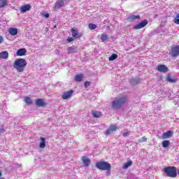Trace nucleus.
Here are the masks:
<instances>
[{
    "label": "nucleus",
    "mask_w": 179,
    "mask_h": 179,
    "mask_svg": "<svg viewBox=\"0 0 179 179\" xmlns=\"http://www.w3.org/2000/svg\"><path fill=\"white\" fill-rule=\"evenodd\" d=\"M75 80L76 82H82L83 80V74L76 76Z\"/></svg>",
    "instance_id": "nucleus-27"
},
{
    "label": "nucleus",
    "mask_w": 179,
    "mask_h": 179,
    "mask_svg": "<svg viewBox=\"0 0 179 179\" xmlns=\"http://www.w3.org/2000/svg\"><path fill=\"white\" fill-rule=\"evenodd\" d=\"M96 168L99 169V170L106 171V176H111V164H110L108 162L104 161L96 162Z\"/></svg>",
    "instance_id": "nucleus-2"
},
{
    "label": "nucleus",
    "mask_w": 179,
    "mask_h": 179,
    "mask_svg": "<svg viewBox=\"0 0 179 179\" xmlns=\"http://www.w3.org/2000/svg\"><path fill=\"white\" fill-rule=\"evenodd\" d=\"M92 115L94 117V118H99V117H101V112H99L96 110H92Z\"/></svg>",
    "instance_id": "nucleus-22"
},
{
    "label": "nucleus",
    "mask_w": 179,
    "mask_h": 179,
    "mask_svg": "<svg viewBox=\"0 0 179 179\" xmlns=\"http://www.w3.org/2000/svg\"><path fill=\"white\" fill-rule=\"evenodd\" d=\"M2 41H3V37H2V36H0V44L1 43H2Z\"/></svg>",
    "instance_id": "nucleus-41"
},
{
    "label": "nucleus",
    "mask_w": 179,
    "mask_h": 179,
    "mask_svg": "<svg viewBox=\"0 0 179 179\" xmlns=\"http://www.w3.org/2000/svg\"><path fill=\"white\" fill-rule=\"evenodd\" d=\"M164 171L167 177H171V178H176V177H177V169L176 166L165 167Z\"/></svg>",
    "instance_id": "nucleus-4"
},
{
    "label": "nucleus",
    "mask_w": 179,
    "mask_h": 179,
    "mask_svg": "<svg viewBox=\"0 0 179 179\" xmlns=\"http://www.w3.org/2000/svg\"><path fill=\"white\" fill-rule=\"evenodd\" d=\"M36 104L38 106V107H44V106H46L47 103L44 102V99H38L36 101Z\"/></svg>",
    "instance_id": "nucleus-15"
},
{
    "label": "nucleus",
    "mask_w": 179,
    "mask_h": 179,
    "mask_svg": "<svg viewBox=\"0 0 179 179\" xmlns=\"http://www.w3.org/2000/svg\"><path fill=\"white\" fill-rule=\"evenodd\" d=\"M127 103V96L125 95H122L119 97H116L115 100L111 102V106L113 110H120L124 104Z\"/></svg>",
    "instance_id": "nucleus-1"
},
{
    "label": "nucleus",
    "mask_w": 179,
    "mask_h": 179,
    "mask_svg": "<svg viewBox=\"0 0 179 179\" xmlns=\"http://www.w3.org/2000/svg\"><path fill=\"white\" fill-rule=\"evenodd\" d=\"M5 132V129H3V127L1 126L0 127V134H3Z\"/></svg>",
    "instance_id": "nucleus-39"
},
{
    "label": "nucleus",
    "mask_w": 179,
    "mask_h": 179,
    "mask_svg": "<svg viewBox=\"0 0 179 179\" xmlns=\"http://www.w3.org/2000/svg\"><path fill=\"white\" fill-rule=\"evenodd\" d=\"M2 177V172L0 171V179H5V178H1Z\"/></svg>",
    "instance_id": "nucleus-42"
},
{
    "label": "nucleus",
    "mask_w": 179,
    "mask_h": 179,
    "mask_svg": "<svg viewBox=\"0 0 179 179\" xmlns=\"http://www.w3.org/2000/svg\"><path fill=\"white\" fill-rule=\"evenodd\" d=\"M131 85H135L141 83V79L138 77H136L134 78H131L130 80Z\"/></svg>",
    "instance_id": "nucleus-19"
},
{
    "label": "nucleus",
    "mask_w": 179,
    "mask_h": 179,
    "mask_svg": "<svg viewBox=\"0 0 179 179\" xmlns=\"http://www.w3.org/2000/svg\"><path fill=\"white\" fill-rule=\"evenodd\" d=\"M45 147V138L41 137V143L39 144V148H41V149H44Z\"/></svg>",
    "instance_id": "nucleus-23"
},
{
    "label": "nucleus",
    "mask_w": 179,
    "mask_h": 179,
    "mask_svg": "<svg viewBox=\"0 0 179 179\" xmlns=\"http://www.w3.org/2000/svg\"><path fill=\"white\" fill-rule=\"evenodd\" d=\"M27 50L24 48H21L17 50V57H23V55H26Z\"/></svg>",
    "instance_id": "nucleus-16"
},
{
    "label": "nucleus",
    "mask_w": 179,
    "mask_h": 179,
    "mask_svg": "<svg viewBox=\"0 0 179 179\" xmlns=\"http://www.w3.org/2000/svg\"><path fill=\"white\" fill-rule=\"evenodd\" d=\"M107 40H108V35H107L106 34H102L101 35V41H102V43H104V41H107Z\"/></svg>",
    "instance_id": "nucleus-26"
},
{
    "label": "nucleus",
    "mask_w": 179,
    "mask_h": 179,
    "mask_svg": "<svg viewBox=\"0 0 179 179\" xmlns=\"http://www.w3.org/2000/svg\"><path fill=\"white\" fill-rule=\"evenodd\" d=\"M167 82H169L170 83H176L177 82V79L174 78V77L171 76V74H168L166 77Z\"/></svg>",
    "instance_id": "nucleus-18"
},
{
    "label": "nucleus",
    "mask_w": 179,
    "mask_h": 179,
    "mask_svg": "<svg viewBox=\"0 0 179 179\" xmlns=\"http://www.w3.org/2000/svg\"><path fill=\"white\" fill-rule=\"evenodd\" d=\"M55 27H57V26H55V27H54V29H55Z\"/></svg>",
    "instance_id": "nucleus-43"
},
{
    "label": "nucleus",
    "mask_w": 179,
    "mask_h": 179,
    "mask_svg": "<svg viewBox=\"0 0 179 179\" xmlns=\"http://www.w3.org/2000/svg\"><path fill=\"white\" fill-rule=\"evenodd\" d=\"M171 57L176 58V57H178L179 55V45L173 46L171 49Z\"/></svg>",
    "instance_id": "nucleus-6"
},
{
    "label": "nucleus",
    "mask_w": 179,
    "mask_h": 179,
    "mask_svg": "<svg viewBox=\"0 0 179 179\" xmlns=\"http://www.w3.org/2000/svg\"><path fill=\"white\" fill-rule=\"evenodd\" d=\"M27 65V62L24 59H17L13 64V68L17 71V72H23L24 68Z\"/></svg>",
    "instance_id": "nucleus-3"
},
{
    "label": "nucleus",
    "mask_w": 179,
    "mask_h": 179,
    "mask_svg": "<svg viewBox=\"0 0 179 179\" xmlns=\"http://www.w3.org/2000/svg\"><path fill=\"white\" fill-rule=\"evenodd\" d=\"M65 1L66 0H57L55 3V9H59V8H62L65 5Z\"/></svg>",
    "instance_id": "nucleus-12"
},
{
    "label": "nucleus",
    "mask_w": 179,
    "mask_h": 179,
    "mask_svg": "<svg viewBox=\"0 0 179 179\" xmlns=\"http://www.w3.org/2000/svg\"><path fill=\"white\" fill-rule=\"evenodd\" d=\"M117 55L116 54H113L110 57H109V61H114L117 59Z\"/></svg>",
    "instance_id": "nucleus-32"
},
{
    "label": "nucleus",
    "mask_w": 179,
    "mask_h": 179,
    "mask_svg": "<svg viewBox=\"0 0 179 179\" xmlns=\"http://www.w3.org/2000/svg\"><path fill=\"white\" fill-rule=\"evenodd\" d=\"M174 23L179 24V13L176 15L175 19L173 20Z\"/></svg>",
    "instance_id": "nucleus-33"
},
{
    "label": "nucleus",
    "mask_w": 179,
    "mask_h": 179,
    "mask_svg": "<svg viewBox=\"0 0 179 179\" xmlns=\"http://www.w3.org/2000/svg\"><path fill=\"white\" fill-rule=\"evenodd\" d=\"M8 31L11 36H16L17 34V29L16 28L10 27Z\"/></svg>",
    "instance_id": "nucleus-21"
},
{
    "label": "nucleus",
    "mask_w": 179,
    "mask_h": 179,
    "mask_svg": "<svg viewBox=\"0 0 179 179\" xmlns=\"http://www.w3.org/2000/svg\"><path fill=\"white\" fill-rule=\"evenodd\" d=\"M173 136V131H168L167 132H164L162 134V139H170Z\"/></svg>",
    "instance_id": "nucleus-11"
},
{
    "label": "nucleus",
    "mask_w": 179,
    "mask_h": 179,
    "mask_svg": "<svg viewBox=\"0 0 179 179\" xmlns=\"http://www.w3.org/2000/svg\"><path fill=\"white\" fill-rule=\"evenodd\" d=\"M136 19H141V15H130L127 17L128 22H134Z\"/></svg>",
    "instance_id": "nucleus-20"
},
{
    "label": "nucleus",
    "mask_w": 179,
    "mask_h": 179,
    "mask_svg": "<svg viewBox=\"0 0 179 179\" xmlns=\"http://www.w3.org/2000/svg\"><path fill=\"white\" fill-rule=\"evenodd\" d=\"M24 101L27 104H31V99L30 97H26Z\"/></svg>",
    "instance_id": "nucleus-34"
},
{
    "label": "nucleus",
    "mask_w": 179,
    "mask_h": 179,
    "mask_svg": "<svg viewBox=\"0 0 179 179\" xmlns=\"http://www.w3.org/2000/svg\"><path fill=\"white\" fill-rule=\"evenodd\" d=\"M161 96H162L163 97H166L167 96L166 95V91L162 90L161 93Z\"/></svg>",
    "instance_id": "nucleus-38"
},
{
    "label": "nucleus",
    "mask_w": 179,
    "mask_h": 179,
    "mask_svg": "<svg viewBox=\"0 0 179 179\" xmlns=\"http://www.w3.org/2000/svg\"><path fill=\"white\" fill-rule=\"evenodd\" d=\"M162 146V148H164L165 149H166V148H169V146H170V141L169 140L163 141Z\"/></svg>",
    "instance_id": "nucleus-25"
},
{
    "label": "nucleus",
    "mask_w": 179,
    "mask_h": 179,
    "mask_svg": "<svg viewBox=\"0 0 179 179\" xmlns=\"http://www.w3.org/2000/svg\"><path fill=\"white\" fill-rule=\"evenodd\" d=\"M72 94H73V90H69L64 92L62 96L63 100H68V99H71L72 97Z\"/></svg>",
    "instance_id": "nucleus-7"
},
{
    "label": "nucleus",
    "mask_w": 179,
    "mask_h": 179,
    "mask_svg": "<svg viewBox=\"0 0 179 179\" xmlns=\"http://www.w3.org/2000/svg\"><path fill=\"white\" fill-rule=\"evenodd\" d=\"M8 5V1L0 0V8H5Z\"/></svg>",
    "instance_id": "nucleus-28"
},
{
    "label": "nucleus",
    "mask_w": 179,
    "mask_h": 179,
    "mask_svg": "<svg viewBox=\"0 0 179 179\" xmlns=\"http://www.w3.org/2000/svg\"><path fill=\"white\" fill-rule=\"evenodd\" d=\"M129 134H131V131H126L122 134V136L124 137L129 136Z\"/></svg>",
    "instance_id": "nucleus-36"
},
{
    "label": "nucleus",
    "mask_w": 179,
    "mask_h": 179,
    "mask_svg": "<svg viewBox=\"0 0 179 179\" xmlns=\"http://www.w3.org/2000/svg\"><path fill=\"white\" fill-rule=\"evenodd\" d=\"M30 9H31V6L30 4L22 6L20 8L22 13H24L25 12H27V10H30Z\"/></svg>",
    "instance_id": "nucleus-13"
},
{
    "label": "nucleus",
    "mask_w": 179,
    "mask_h": 179,
    "mask_svg": "<svg viewBox=\"0 0 179 179\" xmlns=\"http://www.w3.org/2000/svg\"><path fill=\"white\" fill-rule=\"evenodd\" d=\"M117 127L115 124H112L109 127V128L106 131L105 135H110L112 132H115L117 131Z\"/></svg>",
    "instance_id": "nucleus-8"
},
{
    "label": "nucleus",
    "mask_w": 179,
    "mask_h": 179,
    "mask_svg": "<svg viewBox=\"0 0 179 179\" xmlns=\"http://www.w3.org/2000/svg\"><path fill=\"white\" fill-rule=\"evenodd\" d=\"M43 16L44 17H45L46 19H48V17H50V14L48 13H43Z\"/></svg>",
    "instance_id": "nucleus-37"
},
{
    "label": "nucleus",
    "mask_w": 179,
    "mask_h": 179,
    "mask_svg": "<svg viewBox=\"0 0 179 179\" xmlns=\"http://www.w3.org/2000/svg\"><path fill=\"white\" fill-rule=\"evenodd\" d=\"M82 162L85 166V167H89L90 166V159L87 157H82Z\"/></svg>",
    "instance_id": "nucleus-14"
},
{
    "label": "nucleus",
    "mask_w": 179,
    "mask_h": 179,
    "mask_svg": "<svg viewBox=\"0 0 179 179\" xmlns=\"http://www.w3.org/2000/svg\"><path fill=\"white\" fill-rule=\"evenodd\" d=\"M67 41L69 43H71V41H73V38H67Z\"/></svg>",
    "instance_id": "nucleus-40"
},
{
    "label": "nucleus",
    "mask_w": 179,
    "mask_h": 179,
    "mask_svg": "<svg viewBox=\"0 0 179 179\" xmlns=\"http://www.w3.org/2000/svg\"><path fill=\"white\" fill-rule=\"evenodd\" d=\"M148 23H149V21L148 20H144L141 21L140 23L137 24L134 27V30H139L141 29H143L145 26H148Z\"/></svg>",
    "instance_id": "nucleus-5"
},
{
    "label": "nucleus",
    "mask_w": 179,
    "mask_h": 179,
    "mask_svg": "<svg viewBox=\"0 0 179 179\" xmlns=\"http://www.w3.org/2000/svg\"><path fill=\"white\" fill-rule=\"evenodd\" d=\"M9 57L8 51H3L0 52V59H6Z\"/></svg>",
    "instance_id": "nucleus-17"
},
{
    "label": "nucleus",
    "mask_w": 179,
    "mask_h": 179,
    "mask_svg": "<svg viewBox=\"0 0 179 179\" xmlns=\"http://www.w3.org/2000/svg\"><path fill=\"white\" fill-rule=\"evenodd\" d=\"M71 33H72V36L74 38H80L82 37V34H79V31L78 29L73 28L71 29Z\"/></svg>",
    "instance_id": "nucleus-10"
},
{
    "label": "nucleus",
    "mask_w": 179,
    "mask_h": 179,
    "mask_svg": "<svg viewBox=\"0 0 179 179\" xmlns=\"http://www.w3.org/2000/svg\"><path fill=\"white\" fill-rule=\"evenodd\" d=\"M88 27L90 29V30H94V29L97 27V25L94 24H89Z\"/></svg>",
    "instance_id": "nucleus-31"
},
{
    "label": "nucleus",
    "mask_w": 179,
    "mask_h": 179,
    "mask_svg": "<svg viewBox=\"0 0 179 179\" xmlns=\"http://www.w3.org/2000/svg\"><path fill=\"white\" fill-rule=\"evenodd\" d=\"M76 52V48L75 46H71L68 48L69 54H75Z\"/></svg>",
    "instance_id": "nucleus-24"
},
{
    "label": "nucleus",
    "mask_w": 179,
    "mask_h": 179,
    "mask_svg": "<svg viewBox=\"0 0 179 179\" xmlns=\"http://www.w3.org/2000/svg\"><path fill=\"white\" fill-rule=\"evenodd\" d=\"M129 166H132V162H131V161H129V162L125 163V164L123 165V169H128V167H129Z\"/></svg>",
    "instance_id": "nucleus-29"
},
{
    "label": "nucleus",
    "mask_w": 179,
    "mask_h": 179,
    "mask_svg": "<svg viewBox=\"0 0 179 179\" xmlns=\"http://www.w3.org/2000/svg\"><path fill=\"white\" fill-rule=\"evenodd\" d=\"M157 69L159 72H162L163 73H166V72H169V68L166 67L164 64L158 65Z\"/></svg>",
    "instance_id": "nucleus-9"
},
{
    "label": "nucleus",
    "mask_w": 179,
    "mask_h": 179,
    "mask_svg": "<svg viewBox=\"0 0 179 179\" xmlns=\"http://www.w3.org/2000/svg\"><path fill=\"white\" fill-rule=\"evenodd\" d=\"M155 17H157V15H155Z\"/></svg>",
    "instance_id": "nucleus-44"
},
{
    "label": "nucleus",
    "mask_w": 179,
    "mask_h": 179,
    "mask_svg": "<svg viewBox=\"0 0 179 179\" xmlns=\"http://www.w3.org/2000/svg\"><path fill=\"white\" fill-rule=\"evenodd\" d=\"M85 87H89L90 86V81H85L84 83Z\"/></svg>",
    "instance_id": "nucleus-35"
},
{
    "label": "nucleus",
    "mask_w": 179,
    "mask_h": 179,
    "mask_svg": "<svg viewBox=\"0 0 179 179\" xmlns=\"http://www.w3.org/2000/svg\"><path fill=\"white\" fill-rule=\"evenodd\" d=\"M140 143H143V142H148V138L146 136H143L141 138L138 140Z\"/></svg>",
    "instance_id": "nucleus-30"
}]
</instances>
